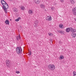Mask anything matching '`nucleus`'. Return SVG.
Instances as JSON below:
<instances>
[{
    "label": "nucleus",
    "instance_id": "1",
    "mask_svg": "<svg viewBox=\"0 0 76 76\" xmlns=\"http://www.w3.org/2000/svg\"><path fill=\"white\" fill-rule=\"evenodd\" d=\"M48 68L50 70L53 71L55 69V66L54 64H50L48 66Z\"/></svg>",
    "mask_w": 76,
    "mask_h": 76
},
{
    "label": "nucleus",
    "instance_id": "2",
    "mask_svg": "<svg viewBox=\"0 0 76 76\" xmlns=\"http://www.w3.org/2000/svg\"><path fill=\"white\" fill-rule=\"evenodd\" d=\"M16 51L17 53L19 54H20V53L22 52V48L20 47H17L16 49Z\"/></svg>",
    "mask_w": 76,
    "mask_h": 76
},
{
    "label": "nucleus",
    "instance_id": "3",
    "mask_svg": "<svg viewBox=\"0 0 76 76\" xmlns=\"http://www.w3.org/2000/svg\"><path fill=\"white\" fill-rule=\"evenodd\" d=\"M1 3L2 4V5H3L2 7H5L6 6H7L8 5V4H7V3H6V2L4 1V0H1Z\"/></svg>",
    "mask_w": 76,
    "mask_h": 76
},
{
    "label": "nucleus",
    "instance_id": "4",
    "mask_svg": "<svg viewBox=\"0 0 76 76\" xmlns=\"http://www.w3.org/2000/svg\"><path fill=\"white\" fill-rule=\"evenodd\" d=\"M2 8L4 9L5 12L6 13H7V10L9 9V5L8 6H6L5 7H2Z\"/></svg>",
    "mask_w": 76,
    "mask_h": 76
},
{
    "label": "nucleus",
    "instance_id": "5",
    "mask_svg": "<svg viewBox=\"0 0 76 76\" xmlns=\"http://www.w3.org/2000/svg\"><path fill=\"white\" fill-rule=\"evenodd\" d=\"M46 19L47 20H49V21H51V17L48 16L46 18Z\"/></svg>",
    "mask_w": 76,
    "mask_h": 76
},
{
    "label": "nucleus",
    "instance_id": "6",
    "mask_svg": "<svg viewBox=\"0 0 76 76\" xmlns=\"http://www.w3.org/2000/svg\"><path fill=\"white\" fill-rule=\"evenodd\" d=\"M10 63V61L8 60H7L6 61V64H7V66L8 67H9V66H10L9 65Z\"/></svg>",
    "mask_w": 76,
    "mask_h": 76
},
{
    "label": "nucleus",
    "instance_id": "7",
    "mask_svg": "<svg viewBox=\"0 0 76 76\" xmlns=\"http://www.w3.org/2000/svg\"><path fill=\"white\" fill-rule=\"evenodd\" d=\"M41 1L40 0H34V2L36 4H39L40 3Z\"/></svg>",
    "mask_w": 76,
    "mask_h": 76
},
{
    "label": "nucleus",
    "instance_id": "8",
    "mask_svg": "<svg viewBox=\"0 0 76 76\" xmlns=\"http://www.w3.org/2000/svg\"><path fill=\"white\" fill-rule=\"evenodd\" d=\"M66 32H69L70 31V28H66Z\"/></svg>",
    "mask_w": 76,
    "mask_h": 76
},
{
    "label": "nucleus",
    "instance_id": "9",
    "mask_svg": "<svg viewBox=\"0 0 76 76\" xmlns=\"http://www.w3.org/2000/svg\"><path fill=\"white\" fill-rule=\"evenodd\" d=\"M5 23L7 24V25H9V21L8 20H7L5 22Z\"/></svg>",
    "mask_w": 76,
    "mask_h": 76
},
{
    "label": "nucleus",
    "instance_id": "10",
    "mask_svg": "<svg viewBox=\"0 0 76 76\" xmlns=\"http://www.w3.org/2000/svg\"><path fill=\"white\" fill-rule=\"evenodd\" d=\"M58 32L59 33H61L62 35H64V31H58Z\"/></svg>",
    "mask_w": 76,
    "mask_h": 76
},
{
    "label": "nucleus",
    "instance_id": "11",
    "mask_svg": "<svg viewBox=\"0 0 76 76\" xmlns=\"http://www.w3.org/2000/svg\"><path fill=\"white\" fill-rule=\"evenodd\" d=\"M28 14H31L33 13V11L31 10H29L28 11Z\"/></svg>",
    "mask_w": 76,
    "mask_h": 76
},
{
    "label": "nucleus",
    "instance_id": "12",
    "mask_svg": "<svg viewBox=\"0 0 76 76\" xmlns=\"http://www.w3.org/2000/svg\"><path fill=\"white\" fill-rule=\"evenodd\" d=\"M20 34H19V35L17 37H16V39L17 40H18V41H19V39H20Z\"/></svg>",
    "mask_w": 76,
    "mask_h": 76
},
{
    "label": "nucleus",
    "instance_id": "13",
    "mask_svg": "<svg viewBox=\"0 0 76 76\" xmlns=\"http://www.w3.org/2000/svg\"><path fill=\"white\" fill-rule=\"evenodd\" d=\"M20 8L22 10H25V8L23 6H21Z\"/></svg>",
    "mask_w": 76,
    "mask_h": 76
},
{
    "label": "nucleus",
    "instance_id": "14",
    "mask_svg": "<svg viewBox=\"0 0 76 76\" xmlns=\"http://www.w3.org/2000/svg\"><path fill=\"white\" fill-rule=\"evenodd\" d=\"M45 5L44 4H41L40 5V7H41V8H42V9H45Z\"/></svg>",
    "mask_w": 76,
    "mask_h": 76
},
{
    "label": "nucleus",
    "instance_id": "15",
    "mask_svg": "<svg viewBox=\"0 0 76 76\" xmlns=\"http://www.w3.org/2000/svg\"><path fill=\"white\" fill-rule=\"evenodd\" d=\"M34 23L35 24V25H34L35 27V28H37V27L38 26V25H37L38 24V22H37L36 23V22H35Z\"/></svg>",
    "mask_w": 76,
    "mask_h": 76
},
{
    "label": "nucleus",
    "instance_id": "16",
    "mask_svg": "<svg viewBox=\"0 0 76 76\" xmlns=\"http://www.w3.org/2000/svg\"><path fill=\"white\" fill-rule=\"evenodd\" d=\"M73 28H72L70 27V31L71 32H73Z\"/></svg>",
    "mask_w": 76,
    "mask_h": 76
},
{
    "label": "nucleus",
    "instance_id": "17",
    "mask_svg": "<svg viewBox=\"0 0 76 76\" xmlns=\"http://www.w3.org/2000/svg\"><path fill=\"white\" fill-rule=\"evenodd\" d=\"M70 1L71 3V4H74L75 3V2H74V1H73V0H70Z\"/></svg>",
    "mask_w": 76,
    "mask_h": 76
},
{
    "label": "nucleus",
    "instance_id": "18",
    "mask_svg": "<svg viewBox=\"0 0 76 76\" xmlns=\"http://www.w3.org/2000/svg\"><path fill=\"white\" fill-rule=\"evenodd\" d=\"M60 58L61 59H63L64 58V56H62V55H61L60 56Z\"/></svg>",
    "mask_w": 76,
    "mask_h": 76
},
{
    "label": "nucleus",
    "instance_id": "19",
    "mask_svg": "<svg viewBox=\"0 0 76 76\" xmlns=\"http://www.w3.org/2000/svg\"><path fill=\"white\" fill-rule=\"evenodd\" d=\"M73 76H76V72L75 71H73Z\"/></svg>",
    "mask_w": 76,
    "mask_h": 76
},
{
    "label": "nucleus",
    "instance_id": "20",
    "mask_svg": "<svg viewBox=\"0 0 76 76\" xmlns=\"http://www.w3.org/2000/svg\"><path fill=\"white\" fill-rule=\"evenodd\" d=\"M59 26L60 28H63V25L61 24H60V25H59Z\"/></svg>",
    "mask_w": 76,
    "mask_h": 76
},
{
    "label": "nucleus",
    "instance_id": "21",
    "mask_svg": "<svg viewBox=\"0 0 76 76\" xmlns=\"http://www.w3.org/2000/svg\"><path fill=\"white\" fill-rule=\"evenodd\" d=\"M75 34H76V33H74V32H73L72 33V35H75Z\"/></svg>",
    "mask_w": 76,
    "mask_h": 76
},
{
    "label": "nucleus",
    "instance_id": "22",
    "mask_svg": "<svg viewBox=\"0 0 76 76\" xmlns=\"http://www.w3.org/2000/svg\"><path fill=\"white\" fill-rule=\"evenodd\" d=\"M16 73H17V74H18L19 73H20V72L18 71H16Z\"/></svg>",
    "mask_w": 76,
    "mask_h": 76
},
{
    "label": "nucleus",
    "instance_id": "23",
    "mask_svg": "<svg viewBox=\"0 0 76 76\" xmlns=\"http://www.w3.org/2000/svg\"><path fill=\"white\" fill-rule=\"evenodd\" d=\"M31 54H32V53H31V51H30L28 55L30 56H31Z\"/></svg>",
    "mask_w": 76,
    "mask_h": 76
},
{
    "label": "nucleus",
    "instance_id": "24",
    "mask_svg": "<svg viewBox=\"0 0 76 76\" xmlns=\"http://www.w3.org/2000/svg\"><path fill=\"white\" fill-rule=\"evenodd\" d=\"M76 32V29H74V28H73V32Z\"/></svg>",
    "mask_w": 76,
    "mask_h": 76
},
{
    "label": "nucleus",
    "instance_id": "25",
    "mask_svg": "<svg viewBox=\"0 0 76 76\" xmlns=\"http://www.w3.org/2000/svg\"><path fill=\"white\" fill-rule=\"evenodd\" d=\"M75 35H72L73 38H75L76 36V34H75Z\"/></svg>",
    "mask_w": 76,
    "mask_h": 76
},
{
    "label": "nucleus",
    "instance_id": "26",
    "mask_svg": "<svg viewBox=\"0 0 76 76\" xmlns=\"http://www.w3.org/2000/svg\"><path fill=\"white\" fill-rule=\"evenodd\" d=\"M15 21L16 22H18V21H19V20L18 18L15 20Z\"/></svg>",
    "mask_w": 76,
    "mask_h": 76
},
{
    "label": "nucleus",
    "instance_id": "27",
    "mask_svg": "<svg viewBox=\"0 0 76 76\" xmlns=\"http://www.w3.org/2000/svg\"><path fill=\"white\" fill-rule=\"evenodd\" d=\"M60 1L61 3H63V0H60Z\"/></svg>",
    "mask_w": 76,
    "mask_h": 76
},
{
    "label": "nucleus",
    "instance_id": "28",
    "mask_svg": "<svg viewBox=\"0 0 76 76\" xmlns=\"http://www.w3.org/2000/svg\"><path fill=\"white\" fill-rule=\"evenodd\" d=\"M49 36H52V35H53V34H49Z\"/></svg>",
    "mask_w": 76,
    "mask_h": 76
},
{
    "label": "nucleus",
    "instance_id": "29",
    "mask_svg": "<svg viewBox=\"0 0 76 76\" xmlns=\"http://www.w3.org/2000/svg\"><path fill=\"white\" fill-rule=\"evenodd\" d=\"M59 44H61V43H62V42H61L60 41H59Z\"/></svg>",
    "mask_w": 76,
    "mask_h": 76
},
{
    "label": "nucleus",
    "instance_id": "30",
    "mask_svg": "<svg viewBox=\"0 0 76 76\" xmlns=\"http://www.w3.org/2000/svg\"><path fill=\"white\" fill-rule=\"evenodd\" d=\"M17 19H18L19 20L20 19H21V18H20V17H18Z\"/></svg>",
    "mask_w": 76,
    "mask_h": 76
},
{
    "label": "nucleus",
    "instance_id": "31",
    "mask_svg": "<svg viewBox=\"0 0 76 76\" xmlns=\"http://www.w3.org/2000/svg\"><path fill=\"white\" fill-rule=\"evenodd\" d=\"M15 12H17V9H15Z\"/></svg>",
    "mask_w": 76,
    "mask_h": 76
},
{
    "label": "nucleus",
    "instance_id": "32",
    "mask_svg": "<svg viewBox=\"0 0 76 76\" xmlns=\"http://www.w3.org/2000/svg\"><path fill=\"white\" fill-rule=\"evenodd\" d=\"M10 20H11V19H10Z\"/></svg>",
    "mask_w": 76,
    "mask_h": 76
},
{
    "label": "nucleus",
    "instance_id": "33",
    "mask_svg": "<svg viewBox=\"0 0 76 76\" xmlns=\"http://www.w3.org/2000/svg\"><path fill=\"white\" fill-rule=\"evenodd\" d=\"M51 9H52V10H53V9L52 8H51Z\"/></svg>",
    "mask_w": 76,
    "mask_h": 76
}]
</instances>
